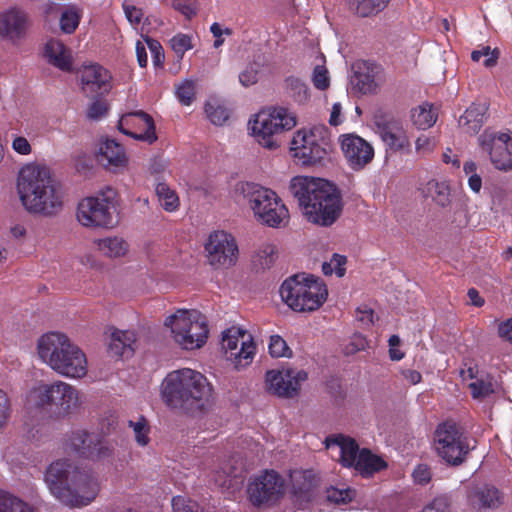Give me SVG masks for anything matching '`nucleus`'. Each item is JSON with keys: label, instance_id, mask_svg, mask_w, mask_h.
<instances>
[{"label": "nucleus", "instance_id": "nucleus-61", "mask_svg": "<svg viewBox=\"0 0 512 512\" xmlns=\"http://www.w3.org/2000/svg\"><path fill=\"white\" fill-rule=\"evenodd\" d=\"M150 50L152 56H153V61L155 64H160L162 63L163 59H164V54H163V49H162V46L161 44L157 41V40H154L152 38H145V43H144Z\"/></svg>", "mask_w": 512, "mask_h": 512}, {"label": "nucleus", "instance_id": "nucleus-31", "mask_svg": "<svg viewBox=\"0 0 512 512\" xmlns=\"http://www.w3.org/2000/svg\"><path fill=\"white\" fill-rule=\"evenodd\" d=\"M290 478L294 486L293 502L301 509L308 508L313 501L311 488L315 477L312 471H294Z\"/></svg>", "mask_w": 512, "mask_h": 512}, {"label": "nucleus", "instance_id": "nucleus-9", "mask_svg": "<svg viewBox=\"0 0 512 512\" xmlns=\"http://www.w3.org/2000/svg\"><path fill=\"white\" fill-rule=\"evenodd\" d=\"M332 148L331 133L327 126L316 124L296 130L289 142L293 160L303 167L323 163Z\"/></svg>", "mask_w": 512, "mask_h": 512}, {"label": "nucleus", "instance_id": "nucleus-29", "mask_svg": "<svg viewBox=\"0 0 512 512\" xmlns=\"http://www.w3.org/2000/svg\"><path fill=\"white\" fill-rule=\"evenodd\" d=\"M463 381L468 382L472 398L483 400L493 394L497 388L496 381L488 374L479 372L476 367H469L461 372Z\"/></svg>", "mask_w": 512, "mask_h": 512}, {"label": "nucleus", "instance_id": "nucleus-20", "mask_svg": "<svg viewBox=\"0 0 512 512\" xmlns=\"http://www.w3.org/2000/svg\"><path fill=\"white\" fill-rule=\"evenodd\" d=\"M338 141L344 158L354 170L362 169L374 157V149L371 144L354 133L342 134Z\"/></svg>", "mask_w": 512, "mask_h": 512}, {"label": "nucleus", "instance_id": "nucleus-30", "mask_svg": "<svg viewBox=\"0 0 512 512\" xmlns=\"http://www.w3.org/2000/svg\"><path fill=\"white\" fill-rule=\"evenodd\" d=\"M43 58L61 71H69L73 64L71 50L59 39H49L43 46Z\"/></svg>", "mask_w": 512, "mask_h": 512}, {"label": "nucleus", "instance_id": "nucleus-42", "mask_svg": "<svg viewBox=\"0 0 512 512\" xmlns=\"http://www.w3.org/2000/svg\"><path fill=\"white\" fill-rule=\"evenodd\" d=\"M387 3L388 0H349L350 8L362 17L378 13Z\"/></svg>", "mask_w": 512, "mask_h": 512}, {"label": "nucleus", "instance_id": "nucleus-58", "mask_svg": "<svg viewBox=\"0 0 512 512\" xmlns=\"http://www.w3.org/2000/svg\"><path fill=\"white\" fill-rule=\"evenodd\" d=\"M355 318L364 327H369L374 323V311L367 305H361L356 309Z\"/></svg>", "mask_w": 512, "mask_h": 512}, {"label": "nucleus", "instance_id": "nucleus-6", "mask_svg": "<svg viewBox=\"0 0 512 512\" xmlns=\"http://www.w3.org/2000/svg\"><path fill=\"white\" fill-rule=\"evenodd\" d=\"M163 328L171 342L185 351L201 349L209 338L208 319L197 309H173L163 318Z\"/></svg>", "mask_w": 512, "mask_h": 512}, {"label": "nucleus", "instance_id": "nucleus-45", "mask_svg": "<svg viewBox=\"0 0 512 512\" xmlns=\"http://www.w3.org/2000/svg\"><path fill=\"white\" fill-rule=\"evenodd\" d=\"M356 497V491L344 485L331 486L326 490V499L328 502L343 505L351 502Z\"/></svg>", "mask_w": 512, "mask_h": 512}, {"label": "nucleus", "instance_id": "nucleus-17", "mask_svg": "<svg viewBox=\"0 0 512 512\" xmlns=\"http://www.w3.org/2000/svg\"><path fill=\"white\" fill-rule=\"evenodd\" d=\"M306 379L307 373L304 370L294 368L273 369L265 374V389L278 397L291 398L298 393L301 384Z\"/></svg>", "mask_w": 512, "mask_h": 512}, {"label": "nucleus", "instance_id": "nucleus-10", "mask_svg": "<svg viewBox=\"0 0 512 512\" xmlns=\"http://www.w3.org/2000/svg\"><path fill=\"white\" fill-rule=\"evenodd\" d=\"M26 401L35 407L49 406L58 417L74 414L81 406L79 391L60 380L52 383L37 382L28 391Z\"/></svg>", "mask_w": 512, "mask_h": 512}, {"label": "nucleus", "instance_id": "nucleus-2", "mask_svg": "<svg viewBox=\"0 0 512 512\" xmlns=\"http://www.w3.org/2000/svg\"><path fill=\"white\" fill-rule=\"evenodd\" d=\"M16 190L21 204L29 213L52 216L63 207L61 185L44 163L30 161L23 164L17 172Z\"/></svg>", "mask_w": 512, "mask_h": 512}, {"label": "nucleus", "instance_id": "nucleus-41", "mask_svg": "<svg viewBox=\"0 0 512 512\" xmlns=\"http://www.w3.org/2000/svg\"><path fill=\"white\" fill-rule=\"evenodd\" d=\"M0 512H33V508L21 498L0 491Z\"/></svg>", "mask_w": 512, "mask_h": 512}, {"label": "nucleus", "instance_id": "nucleus-36", "mask_svg": "<svg viewBox=\"0 0 512 512\" xmlns=\"http://www.w3.org/2000/svg\"><path fill=\"white\" fill-rule=\"evenodd\" d=\"M438 119V110L431 103L423 102L410 110V120L419 130L431 128Z\"/></svg>", "mask_w": 512, "mask_h": 512}, {"label": "nucleus", "instance_id": "nucleus-24", "mask_svg": "<svg viewBox=\"0 0 512 512\" xmlns=\"http://www.w3.org/2000/svg\"><path fill=\"white\" fill-rule=\"evenodd\" d=\"M379 135L388 151L394 153H409L411 151V139L402 122L388 121L379 127Z\"/></svg>", "mask_w": 512, "mask_h": 512}, {"label": "nucleus", "instance_id": "nucleus-39", "mask_svg": "<svg viewBox=\"0 0 512 512\" xmlns=\"http://www.w3.org/2000/svg\"><path fill=\"white\" fill-rule=\"evenodd\" d=\"M310 79L315 89L319 91H326L330 87L331 76L325 65V58L322 54L315 58Z\"/></svg>", "mask_w": 512, "mask_h": 512}, {"label": "nucleus", "instance_id": "nucleus-22", "mask_svg": "<svg viewBox=\"0 0 512 512\" xmlns=\"http://www.w3.org/2000/svg\"><path fill=\"white\" fill-rule=\"evenodd\" d=\"M79 79L82 91L92 97L106 94L112 88L109 71L96 63L82 65Z\"/></svg>", "mask_w": 512, "mask_h": 512}, {"label": "nucleus", "instance_id": "nucleus-55", "mask_svg": "<svg viewBox=\"0 0 512 512\" xmlns=\"http://www.w3.org/2000/svg\"><path fill=\"white\" fill-rule=\"evenodd\" d=\"M11 148L20 156H29L33 151L30 141L25 136L18 134L11 137Z\"/></svg>", "mask_w": 512, "mask_h": 512}, {"label": "nucleus", "instance_id": "nucleus-23", "mask_svg": "<svg viewBox=\"0 0 512 512\" xmlns=\"http://www.w3.org/2000/svg\"><path fill=\"white\" fill-rule=\"evenodd\" d=\"M66 450L87 459H99L108 454L109 449L97 437L85 431L73 432L66 441Z\"/></svg>", "mask_w": 512, "mask_h": 512}, {"label": "nucleus", "instance_id": "nucleus-60", "mask_svg": "<svg viewBox=\"0 0 512 512\" xmlns=\"http://www.w3.org/2000/svg\"><path fill=\"white\" fill-rule=\"evenodd\" d=\"M435 142L427 135H420L415 141V150L418 154L424 155L433 150Z\"/></svg>", "mask_w": 512, "mask_h": 512}, {"label": "nucleus", "instance_id": "nucleus-11", "mask_svg": "<svg viewBox=\"0 0 512 512\" xmlns=\"http://www.w3.org/2000/svg\"><path fill=\"white\" fill-rule=\"evenodd\" d=\"M325 446L332 456H338L344 467L354 468L363 476L372 475L387 466L384 459L367 449L359 450L353 438L342 434L327 437Z\"/></svg>", "mask_w": 512, "mask_h": 512}, {"label": "nucleus", "instance_id": "nucleus-52", "mask_svg": "<svg viewBox=\"0 0 512 512\" xmlns=\"http://www.w3.org/2000/svg\"><path fill=\"white\" fill-rule=\"evenodd\" d=\"M171 47L173 51L182 58L185 52L193 48L192 36L188 34L179 33L171 38Z\"/></svg>", "mask_w": 512, "mask_h": 512}, {"label": "nucleus", "instance_id": "nucleus-40", "mask_svg": "<svg viewBox=\"0 0 512 512\" xmlns=\"http://www.w3.org/2000/svg\"><path fill=\"white\" fill-rule=\"evenodd\" d=\"M156 195L161 207L167 212H174L179 208L180 200L177 192L168 184L160 182L156 185Z\"/></svg>", "mask_w": 512, "mask_h": 512}, {"label": "nucleus", "instance_id": "nucleus-62", "mask_svg": "<svg viewBox=\"0 0 512 512\" xmlns=\"http://www.w3.org/2000/svg\"><path fill=\"white\" fill-rule=\"evenodd\" d=\"M257 81H258V72L253 67H247L239 74V82L244 87H249L251 85H254Z\"/></svg>", "mask_w": 512, "mask_h": 512}, {"label": "nucleus", "instance_id": "nucleus-16", "mask_svg": "<svg viewBox=\"0 0 512 512\" xmlns=\"http://www.w3.org/2000/svg\"><path fill=\"white\" fill-rule=\"evenodd\" d=\"M206 259L215 269H229L238 260L239 248L235 237L224 230L211 232L204 245Z\"/></svg>", "mask_w": 512, "mask_h": 512}, {"label": "nucleus", "instance_id": "nucleus-32", "mask_svg": "<svg viewBox=\"0 0 512 512\" xmlns=\"http://www.w3.org/2000/svg\"><path fill=\"white\" fill-rule=\"evenodd\" d=\"M96 251L105 258L120 259L129 254L130 245L126 239L112 235L93 240Z\"/></svg>", "mask_w": 512, "mask_h": 512}, {"label": "nucleus", "instance_id": "nucleus-47", "mask_svg": "<svg viewBox=\"0 0 512 512\" xmlns=\"http://www.w3.org/2000/svg\"><path fill=\"white\" fill-rule=\"evenodd\" d=\"M207 118L214 125L221 126L229 118L227 109L215 100L208 101L205 106Z\"/></svg>", "mask_w": 512, "mask_h": 512}, {"label": "nucleus", "instance_id": "nucleus-12", "mask_svg": "<svg viewBox=\"0 0 512 512\" xmlns=\"http://www.w3.org/2000/svg\"><path fill=\"white\" fill-rule=\"evenodd\" d=\"M285 479L275 470H263L252 475L247 484V498L257 508L277 505L285 496Z\"/></svg>", "mask_w": 512, "mask_h": 512}, {"label": "nucleus", "instance_id": "nucleus-51", "mask_svg": "<svg viewBox=\"0 0 512 512\" xmlns=\"http://www.w3.org/2000/svg\"><path fill=\"white\" fill-rule=\"evenodd\" d=\"M129 426L133 429L134 437L138 445L146 446L149 443V426L144 418L130 421Z\"/></svg>", "mask_w": 512, "mask_h": 512}, {"label": "nucleus", "instance_id": "nucleus-44", "mask_svg": "<svg viewBox=\"0 0 512 512\" xmlns=\"http://www.w3.org/2000/svg\"><path fill=\"white\" fill-rule=\"evenodd\" d=\"M427 193L438 205L442 207H445L450 203V188L445 181H429L427 183Z\"/></svg>", "mask_w": 512, "mask_h": 512}, {"label": "nucleus", "instance_id": "nucleus-25", "mask_svg": "<svg viewBox=\"0 0 512 512\" xmlns=\"http://www.w3.org/2000/svg\"><path fill=\"white\" fill-rule=\"evenodd\" d=\"M55 373L71 379H80L88 372V361L85 353L77 345L69 354L58 359L51 367Z\"/></svg>", "mask_w": 512, "mask_h": 512}, {"label": "nucleus", "instance_id": "nucleus-1", "mask_svg": "<svg viewBox=\"0 0 512 512\" xmlns=\"http://www.w3.org/2000/svg\"><path fill=\"white\" fill-rule=\"evenodd\" d=\"M44 482L55 499L72 508L92 503L101 487L94 471L79 467L68 458L52 461L44 472Z\"/></svg>", "mask_w": 512, "mask_h": 512}, {"label": "nucleus", "instance_id": "nucleus-50", "mask_svg": "<svg viewBox=\"0 0 512 512\" xmlns=\"http://www.w3.org/2000/svg\"><path fill=\"white\" fill-rule=\"evenodd\" d=\"M346 257L334 254L328 262L323 263L322 271L325 275L335 274L337 277H343L346 272Z\"/></svg>", "mask_w": 512, "mask_h": 512}, {"label": "nucleus", "instance_id": "nucleus-15", "mask_svg": "<svg viewBox=\"0 0 512 512\" xmlns=\"http://www.w3.org/2000/svg\"><path fill=\"white\" fill-rule=\"evenodd\" d=\"M435 449L449 464H460L468 454L470 446L455 423H443L435 431Z\"/></svg>", "mask_w": 512, "mask_h": 512}, {"label": "nucleus", "instance_id": "nucleus-46", "mask_svg": "<svg viewBox=\"0 0 512 512\" xmlns=\"http://www.w3.org/2000/svg\"><path fill=\"white\" fill-rule=\"evenodd\" d=\"M175 94L182 105H191L196 95V82L191 79L180 81L175 85Z\"/></svg>", "mask_w": 512, "mask_h": 512}, {"label": "nucleus", "instance_id": "nucleus-37", "mask_svg": "<svg viewBox=\"0 0 512 512\" xmlns=\"http://www.w3.org/2000/svg\"><path fill=\"white\" fill-rule=\"evenodd\" d=\"M278 258V247L274 242L265 241L258 245L253 255V266L257 270L270 269Z\"/></svg>", "mask_w": 512, "mask_h": 512}, {"label": "nucleus", "instance_id": "nucleus-34", "mask_svg": "<svg viewBox=\"0 0 512 512\" xmlns=\"http://www.w3.org/2000/svg\"><path fill=\"white\" fill-rule=\"evenodd\" d=\"M354 74L351 77V85L362 94L373 93L378 87L374 70L364 62L353 65Z\"/></svg>", "mask_w": 512, "mask_h": 512}, {"label": "nucleus", "instance_id": "nucleus-56", "mask_svg": "<svg viewBox=\"0 0 512 512\" xmlns=\"http://www.w3.org/2000/svg\"><path fill=\"white\" fill-rule=\"evenodd\" d=\"M421 512H451L449 499L446 496H437Z\"/></svg>", "mask_w": 512, "mask_h": 512}, {"label": "nucleus", "instance_id": "nucleus-19", "mask_svg": "<svg viewBox=\"0 0 512 512\" xmlns=\"http://www.w3.org/2000/svg\"><path fill=\"white\" fill-rule=\"evenodd\" d=\"M118 129L121 133L138 141L148 144L157 141L154 121L142 110L123 114L118 121Z\"/></svg>", "mask_w": 512, "mask_h": 512}, {"label": "nucleus", "instance_id": "nucleus-57", "mask_svg": "<svg viewBox=\"0 0 512 512\" xmlns=\"http://www.w3.org/2000/svg\"><path fill=\"white\" fill-rule=\"evenodd\" d=\"M123 10L127 20L133 27L136 28L138 25H140L143 19L142 9L134 5L125 3L123 4Z\"/></svg>", "mask_w": 512, "mask_h": 512}, {"label": "nucleus", "instance_id": "nucleus-64", "mask_svg": "<svg viewBox=\"0 0 512 512\" xmlns=\"http://www.w3.org/2000/svg\"><path fill=\"white\" fill-rule=\"evenodd\" d=\"M498 335L501 339L512 343V318L499 323Z\"/></svg>", "mask_w": 512, "mask_h": 512}, {"label": "nucleus", "instance_id": "nucleus-21", "mask_svg": "<svg viewBox=\"0 0 512 512\" xmlns=\"http://www.w3.org/2000/svg\"><path fill=\"white\" fill-rule=\"evenodd\" d=\"M30 22L27 13L17 7L0 11V39L12 45L25 39Z\"/></svg>", "mask_w": 512, "mask_h": 512}, {"label": "nucleus", "instance_id": "nucleus-49", "mask_svg": "<svg viewBox=\"0 0 512 512\" xmlns=\"http://www.w3.org/2000/svg\"><path fill=\"white\" fill-rule=\"evenodd\" d=\"M269 354L274 358H289L292 356V350L286 341L279 335H271L268 343Z\"/></svg>", "mask_w": 512, "mask_h": 512}, {"label": "nucleus", "instance_id": "nucleus-5", "mask_svg": "<svg viewBox=\"0 0 512 512\" xmlns=\"http://www.w3.org/2000/svg\"><path fill=\"white\" fill-rule=\"evenodd\" d=\"M237 203H245L255 221L269 228L286 227L290 220L289 209L273 189L259 183L241 181L233 190Z\"/></svg>", "mask_w": 512, "mask_h": 512}, {"label": "nucleus", "instance_id": "nucleus-7", "mask_svg": "<svg viewBox=\"0 0 512 512\" xmlns=\"http://www.w3.org/2000/svg\"><path fill=\"white\" fill-rule=\"evenodd\" d=\"M298 123L297 115L283 106L265 107L252 114L247 123L248 135L264 149L277 150V136L292 130Z\"/></svg>", "mask_w": 512, "mask_h": 512}, {"label": "nucleus", "instance_id": "nucleus-53", "mask_svg": "<svg viewBox=\"0 0 512 512\" xmlns=\"http://www.w3.org/2000/svg\"><path fill=\"white\" fill-rule=\"evenodd\" d=\"M201 0H173V8L190 19L196 15Z\"/></svg>", "mask_w": 512, "mask_h": 512}, {"label": "nucleus", "instance_id": "nucleus-59", "mask_svg": "<svg viewBox=\"0 0 512 512\" xmlns=\"http://www.w3.org/2000/svg\"><path fill=\"white\" fill-rule=\"evenodd\" d=\"M389 357L392 361H400L404 358L405 353L401 350V340L399 336L392 335L389 340Z\"/></svg>", "mask_w": 512, "mask_h": 512}, {"label": "nucleus", "instance_id": "nucleus-4", "mask_svg": "<svg viewBox=\"0 0 512 512\" xmlns=\"http://www.w3.org/2000/svg\"><path fill=\"white\" fill-rule=\"evenodd\" d=\"M162 400L190 413L208 412L215 403L213 384L200 371L181 368L169 372L160 385Z\"/></svg>", "mask_w": 512, "mask_h": 512}, {"label": "nucleus", "instance_id": "nucleus-26", "mask_svg": "<svg viewBox=\"0 0 512 512\" xmlns=\"http://www.w3.org/2000/svg\"><path fill=\"white\" fill-rule=\"evenodd\" d=\"M97 157L101 165L112 172L123 171L129 164L125 148L112 139L99 143Z\"/></svg>", "mask_w": 512, "mask_h": 512}, {"label": "nucleus", "instance_id": "nucleus-35", "mask_svg": "<svg viewBox=\"0 0 512 512\" xmlns=\"http://www.w3.org/2000/svg\"><path fill=\"white\" fill-rule=\"evenodd\" d=\"M487 107L485 103L472 104L459 118L458 125L464 134L477 133L484 123Z\"/></svg>", "mask_w": 512, "mask_h": 512}, {"label": "nucleus", "instance_id": "nucleus-13", "mask_svg": "<svg viewBox=\"0 0 512 512\" xmlns=\"http://www.w3.org/2000/svg\"><path fill=\"white\" fill-rule=\"evenodd\" d=\"M117 192L111 187L102 189L97 195L82 199L77 207L78 222L86 228H108L112 224V209Z\"/></svg>", "mask_w": 512, "mask_h": 512}, {"label": "nucleus", "instance_id": "nucleus-43", "mask_svg": "<svg viewBox=\"0 0 512 512\" xmlns=\"http://www.w3.org/2000/svg\"><path fill=\"white\" fill-rule=\"evenodd\" d=\"M82 17V11L75 7L69 6L63 10L59 19L60 29L65 34H72L79 26Z\"/></svg>", "mask_w": 512, "mask_h": 512}, {"label": "nucleus", "instance_id": "nucleus-28", "mask_svg": "<svg viewBox=\"0 0 512 512\" xmlns=\"http://www.w3.org/2000/svg\"><path fill=\"white\" fill-rule=\"evenodd\" d=\"M68 336L64 333L52 331L42 334L36 341V355L38 359L50 369L56 362L60 347Z\"/></svg>", "mask_w": 512, "mask_h": 512}, {"label": "nucleus", "instance_id": "nucleus-48", "mask_svg": "<svg viewBox=\"0 0 512 512\" xmlns=\"http://www.w3.org/2000/svg\"><path fill=\"white\" fill-rule=\"evenodd\" d=\"M471 58L475 62L482 61V64L487 67H494L499 58L498 49H491L490 46H482L471 53Z\"/></svg>", "mask_w": 512, "mask_h": 512}, {"label": "nucleus", "instance_id": "nucleus-3", "mask_svg": "<svg viewBox=\"0 0 512 512\" xmlns=\"http://www.w3.org/2000/svg\"><path fill=\"white\" fill-rule=\"evenodd\" d=\"M289 191L305 219L312 224L328 227L341 215V195L335 185L325 179L295 176L290 180Z\"/></svg>", "mask_w": 512, "mask_h": 512}, {"label": "nucleus", "instance_id": "nucleus-8", "mask_svg": "<svg viewBox=\"0 0 512 512\" xmlns=\"http://www.w3.org/2000/svg\"><path fill=\"white\" fill-rule=\"evenodd\" d=\"M281 300L295 312H314L327 300L328 289L322 279L311 274H297L279 287Z\"/></svg>", "mask_w": 512, "mask_h": 512}, {"label": "nucleus", "instance_id": "nucleus-27", "mask_svg": "<svg viewBox=\"0 0 512 512\" xmlns=\"http://www.w3.org/2000/svg\"><path fill=\"white\" fill-rule=\"evenodd\" d=\"M108 334V353L115 358H128L134 354L137 342L136 332L111 327Z\"/></svg>", "mask_w": 512, "mask_h": 512}, {"label": "nucleus", "instance_id": "nucleus-18", "mask_svg": "<svg viewBox=\"0 0 512 512\" xmlns=\"http://www.w3.org/2000/svg\"><path fill=\"white\" fill-rule=\"evenodd\" d=\"M479 144L486 151L493 165L499 170L512 168V134L485 131L479 137Z\"/></svg>", "mask_w": 512, "mask_h": 512}, {"label": "nucleus", "instance_id": "nucleus-38", "mask_svg": "<svg viewBox=\"0 0 512 512\" xmlns=\"http://www.w3.org/2000/svg\"><path fill=\"white\" fill-rule=\"evenodd\" d=\"M284 86L295 103L305 105L310 101L311 91L307 84L300 78L289 76L284 80Z\"/></svg>", "mask_w": 512, "mask_h": 512}, {"label": "nucleus", "instance_id": "nucleus-54", "mask_svg": "<svg viewBox=\"0 0 512 512\" xmlns=\"http://www.w3.org/2000/svg\"><path fill=\"white\" fill-rule=\"evenodd\" d=\"M171 504L173 512H204L196 502L183 496L173 497Z\"/></svg>", "mask_w": 512, "mask_h": 512}, {"label": "nucleus", "instance_id": "nucleus-14", "mask_svg": "<svg viewBox=\"0 0 512 512\" xmlns=\"http://www.w3.org/2000/svg\"><path fill=\"white\" fill-rule=\"evenodd\" d=\"M221 348L225 358L237 370L248 367L256 355V345L250 332L232 326L222 332Z\"/></svg>", "mask_w": 512, "mask_h": 512}, {"label": "nucleus", "instance_id": "nucleus-33", "mask_svg": "<svg viewBox=\"0 0 512 512\" xmlns=\"http://www.w3.org/2000/svg\"><path fill=\"white\" fill-rule=\"evenodd\" d=\"M468 500L474 508L495 509L503 503V495L496 487L484 485L471 490Z\"/></svg>", "mask_w": 512, "mask_h": 512}, {"label": "nucleus", "instance_id": "nucleus-63", "mask_svg": "<svg viewBox=\"0 0 512 512\" xmlns=\"http://www.w3.org/2000/svg\"><path fill=\"white\" fill-rule=\"evenodd\" d=\"M107 111V106L103 101L96 100L92 102V104L89 106L87 110V116L90 119H99L103 115H105Z\"/></svg>", "mask_w": 512, "mask_h": 512}]
</instances>
